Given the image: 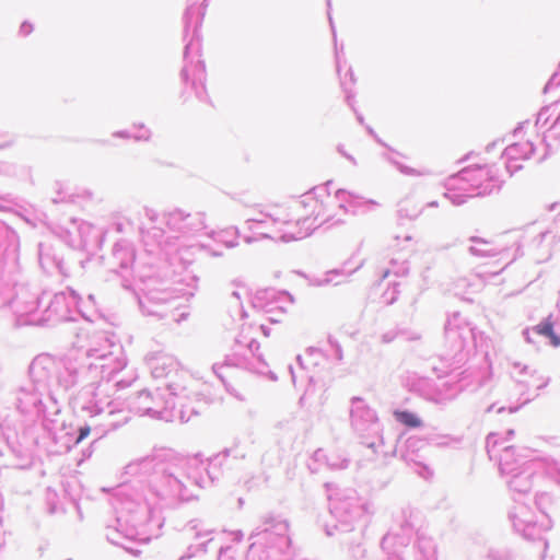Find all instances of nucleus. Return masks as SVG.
Returning a JSON list of instances; mask_svg holds the SVG:
<instances>
[{
  "label": "nucleus",
  "mask_w": 560,
  "mask_h": 560,
  "mask_svg": "<svg viewBox=\"0 0 560 560\" xmlns=\"http://www.w3.org/2000/svg\"><path fill=\"white\" fill-rule=\"evenodd\" d=\"M22 28H23V31H24L25 33H28V32H30V27H28V26H26L25 24H24V25H22Z\"/></svg>",
  "instance_id": "obj_5"
},
{
  "label": "nucleus",
  "mask_w": 560,
  "mask_h": 560,
  "mask_svg": "<svg viewBox=\"0 0 560 560\" xmlns=\"http://www.w3.org/2000/svg\"><path fill=\"white\" fill-rule=\"evenodd\" d=\"M324 210L323 203L312 195L298 200L291 207V220L302 226L301 234L308 235Z\"/></svg>",
  "instance_id": "obj_1"
},
{
  "label": "nucleus",
  "mask_w": 560,
  "mask_h": 560,
  "mask_svg": "<svg viewBox=\"0 0 560 560\" xmlns=\"http://www.w3.org/2000/svg\"><path fill=\"white\" fill-rule=\"evenodd\" d=\"M395 419L408 428H419L421 420L412 412L409 411H394Z\"/></svg>",
  "instance_id": "obj_3"
},
{
  "label": "nucleus",
  "mask_w": 560,
  "mask_h": 560,
  "mask_svg": "<svg viewBox=\"0 0 560 560\" xmlns=\"http://www.w3.org/2000/svg\"><path fill=\"white\" fill-rule=\"evenodd\" d=\"M534 330H535L536 334L549 338L550 343L553 347H559L560 346V337L555 334V331H553V323L550 320V318H547L544 322H541L538 325H536L534 327Z\"/></svg>",
  "instance_id": "obj_2"
},
{
  "label": "nucleus",
  "mask_w": 560,
  "mask_h": 560,
  "mask_svg": "<svg viewBox=\"0 0 560 560\" xmlns=\"http://www.w3.org/2000/svg\"><path fill=\"white\" fill-rule=\"evenodd\" d=\"M90 433H91V428L89 425L81 427L79 429V436L75 440V444L81 443Z\"/></svg>",
  "instance_id": "obj_4"
}]
</instances>
